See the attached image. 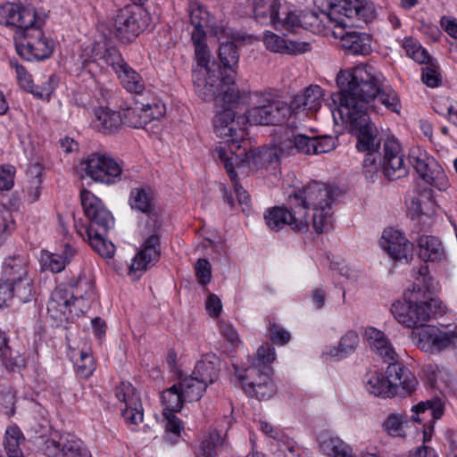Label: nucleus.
I'll return each instance as SVG.
<instances>
[{
	"instance_id": "49530a36",
	"label": "nucleus",
	"mask_w": 457,
	"mask_h": 457,
	"mask_svg": "<svg viewBox=\"0 0 457 457\" xmlns=\"http://www.w3.org/2000/svg\"><path fill=\"white\" fill-rule=\"evenodd\" d=\"M130 205L133 209L150 214L153 209L152 197L144 188H134L130 193Z\"/></svg>"
},
{
	"instance_id": "ddd939ff",
	"label": "nucleus",
	"mask_w": 457,
	"mask_h": 457,
	"mask_svg": "<svg viewBox=\"0 0 457 457\" xmlns=\"http://www.w3.org/2000/svg\"><path fill=\"white\" fill-rule=\"evenodd\" d=\"M80 199L84 212L89 220V225L85 232L90 235H106L114 225L112 213L103 205L100 199L87 190L81 191Z\"/></svg>"
},
{
	"instance_id": "cd10ccee",
	"label": "nucleus",
	"mask_w": 457,
	"mask_h": 457,
	"mask_svg": "<svg viewBox=\"0 0 457 457\" xmlns=\"http://www.w3.org/2000/svg\"><path fill=\"white\" fill-rule=\"evenodd\" d=\"M430 411L433 419L432 422L442 418L445 412V401L442 397L435 396L431 399L422 401L411 407L412 415L411 420L414 422H422L425 420V414Z\"/></svg>"
},
{
	"instance_id": "c85d7f7f",
	"label": "nucleus",
	"mask_w": 457,
	"mask_h": 457,
	"mask_svg": "<svg viewBox=\"0 0 457 457\" xmlns=\"http://www.w3.org/2000/svg\"><path fill=\"white\" fill-rule=\"evenodd\" d=\"M418 255L425 262H439L445 259L440 240L433 236H421L417 240Z\"/></svg>"
},
{
	"instance_id": "f03ea898",
	"label": "nucleus",
	"mask_w": 457,
	"mask_h": 457,
	"mask_svg": "<svg viewBox=\"0 0 457 457\" xmlns=\"http://www.w3.org/2000/svg\"><path fill=\"white\" fill-rule=\"evenodd\" d=\"M337 190L322 183L313 182L290 195L288 199L290 211L282 207H273L265 214L267 226L278 231L286 225L293 230L306 231L309 228L307 210L313 209L312 226L316 232L321 233L329 225L332 204L337 196Z\"/></svg>"
},
{
	"instance_id": "bf43d9fd",
	"label": "nucleus",
	"mask_w": 457,
	"mask_h": 457,
	"mask_svg": "<svg viewBox=\"0 0 457 457\" xmlns=\"http://www.w3.org/2000/svg\"><path fill=\"white\" fill-rule=\"evenodd\" d=\"M263 42L266 47L273 52L282 53L287 48L284 38L270 31H267L264 34Z\"/></svg>"
},
{
	"instance_id": "423d86ee",
	"label": "nucleus",
	"mask_w": 457,
	"mask_h": 457,
	"mask_svg": "<svg viewBox=\"0 0 457 457\" xmlns=\"http://www.w3.org/2000/svg\"><path fill=\"white\" fill-rule=\"evenodd\" d=\"M233 105H226L224 110L218 112L213 118V131L215 135L228 144L227 151L228 156H233L231 149L237 153H254L247 151V142L245 140L246 116H236ZM219 146L218 148H220ZM223 148V146H221Z\"/></svg>"
},
{
	"instance_id": "b1692460",
	"label": "nucleus",
	"mask_w": 457,
	"mask_h": 457,
	"mask_svg": "<svg viewBox=\"0 0 457 457\" xmlns=\"http://www.w3.org/2000/svg\"><path fill=\"white\" fill-rule=\"evenodd\" d=\"M270 367H263V371L253 372V377H258L253 381L248 383H246L247 380L240 382L244 391L249 396L255 397L258 400L270 398L275 393V386L270 378Z\"/></svg>"
},
{
	"instance_id": "9d476101",
	"label": "nucleus",
	"mask_w": 457,
	"mask_h": 457,
	"mask_svg": "<svg viewBox=\"0 0 457 457\" xmlns=\"http://www.w3.org/2000/svg\"><path fill=\"white\" fill-rule=\"evenodd\" d=\"M218 158L222 162L228 174L233 182V187L238 204L242 206V212H245L250 207V195L247 192L239 185L237 177V174L235 172V169L244 170L247 166L257 165V159L259 154L255 153H237L231 149V154L234 156H228L227 151L222 148L215 149Z\"/></svg>"
},
{
	"instance_id": "de8ad7c7",
	"label": "nucleus",
	"mask_w": 457,
	"mask_h": 457,
	"mask_svg": "<svg viewBox=\"0 0 457 457\" xmlns=\"http://www.w3.org/2000/svg\"><path fill=\"white\" fill-rule=\"evenodd\" d=\"M204 37H192L195 46V61L199 67L195 71L206 70L207 72H210L211 69L209 67V62L211 60V53L204 43Z\"/></svg>"
},
{
	"instance_id": "9b49d317",
	"label": "nucleus",
	"mask_w": 457,
	"mask_h": 457,
	"mask_svg": "<svg viewBox=\"0 0 457 457\" xmlns=\"http://www.w3.org/2000/svg\"><path fill=\"white\" fill-rule=\"evenodd\" d=\"M80 165L86 175L96 182L111 185L121 179L120 165L107 154L92 153Z\"/></svg>"
},
{
	"instance_id": "7ed1b4c3",
	"label": "nucleus",
	"mask_w": 457,
	"mask_h": 457,
	"mask_svg": "<svg viewBox=\"0 0 457 457\" xmlns=\"http://www.w3.org/2000/svg\"><path fill=\"white\" fill-rule=\"evenodd\" d=\"M417 280L426 287L424 293L419 285L414 286L409 295H404L403 301H395L391 307V312L396 320L407 328H417L413 332L419 331L433 315L444 312L442 303L431 295L437 287L430 276L428 267L421 265L418 270Z\"/></svg>"
},
{
	"instance_id": "ea45409f",
	"label": "nucleus",
	"mask_w": 457,
	"mask_h": 457,
	"mask_svg": "<svg viewBox=\"0 0 457 457\" xmlns=\"http://www.w3.org/2000/svg\"><path fill=\"white\" fill-rule=\"evenodd\" d=\"M117 75L123 87L129 92L135 94H140L143 92L145 86L141 76L128 64Z\"/></svg>"
},
{
	"instance_id": "338daca9",
	"label": "nucleus",
	"mask_w": 457,
	"mask_h": 457,
	"mask_svg": "<svg viewBox=\"0 0 457 457\" xmlns=\"http://www.w3.org/2000/svg\"><path fill=\"white\" fill-rule=\"evenodd\" d=\"M13 174L12 168L0 167V190H9L12 187Z\"/></svg>"
},
{
	"instance_id": "a19ab883",
	"label": "nucleus",
	"mask_w": 457,
	"mask_h": 457,
	"mask_svg": "<svg viewBox=\"0 0 457 457\" xmlns=\"http://www.w3.org/2000/svg\"><path fill=\"white\" fill-rule=\"evenodd\" d=\"M6 284L12 290V297L15 296L23 303H27L30 300L34 289L32 280L28 278L27 275L21 278H12V282Z\"/></svg>"
},
{
	"instance_id": "c03bdc74",
	"label": "nucleus",
	"mask_w": 457,
	"mask_h": 457,
	"mask_svg": "<svg viewBox=\"0 0 457 457\" xmlns=\"http://www.w3.org/2000/svg\"><path fill=\"white\" fill-rule=\"evenodd\" d=\"M71 295L65 289L55 288L47 305L48 312L56 311L65 315L71 306Z\"/></svg>"
},
{
	"instance_id": "39448f33",
	"label": "nucleus",
	"mask_w": 457,
	"mask_h": 457,
	"mask_svg": "<svg viewBox=\"0 0 457 457\" xmlns=\"http://www.w3.org/2000/svg\"><path fill=\"white\" fill-rule=\"evenodd\" d=\"M193 79L195 91L204 102H214L221 107L237 106L244 104L249 97L248 92L237 88L235 78L230 74L220 79L206 70L194 71Z\"/></svg>"
},
{
	"instance_id": "7c9ffc66",
	"label": "nucleus",
	"mask_w": 457,
	"mask_h": 457,
	"mask_svg": "<svg viewBox=\"0 0 457 457\" xmlns=\"http://www.w3.org/2000/svg\"><path fill=\"white\" fill-rule=\"evenodd\" d=\"M220 360L212 355L197 361L192 375L206 387L218 379Z\"/></svg>"
},
{
	"instance_id": "a878e982",
	"label": "nucleus",
	"mask_w": 457,
	"mask_h": 457,
	"mask_svg": "<svg viewBox=\"0 0 457 457\" xmlns=\"http://www.w3.org/2000/svg\"><path fill=\"white\" fill-rule=\"evenodd\" d=\"M275 350L270 345H262L258 348L256 358L252 367L240 370L237 365H233L235 375L240 382H244L253 378V372L263 371V367H270L269 364L275 360Z\"/></svg>"
},
{
	"instance_id": "4c0bfd02",
	"label": "nucleus",
	"mask_w": 457,
	"mask_h": 457,
	"mask_svg": "<svg viewBox=\"0 0 457 457\" xmlns=\"http://www.w3.org/2000/svg\"><path fill=\"white\" fill-rule=\"evenodd\" d=\"M190 23L194 26L192 37H205L204 28L208 23V12L198 3H191L189 5Z\"/></svg>"
},
{
	"instance_id": "4be33fe9",
	"label": "nucleus",
	"mask_w": 457,
	"mask_h": 457,
	"mask_svg": "<svg viewBox=\"0 0 457 457\" xmlns=\"http://www.w3.org/2000/svg\"><path fill=\"white\" fill-rule=\"evenodd\" d=\"M36 10L32 6L12 3L0 4V24L15 27L16 30L36 24Z\"/></svg>"
},
{
	"instance_id": "58836bf2",
	"label": "nucleus",
	"mask_w": 457,
	"mask_h": 457,
	"mask_svg": "<svg viewBox=\"0 0 457 457\" xmlns=\"http://www.w3.org/2000/svg\"><path fill=\"white\" fill-rule=\"evenodd\" d=\"M320 447L323 453L330 457H342L352 452V448L337 436L324 437L320 442Z\"/></svg>"
},
{
	"instance_id": "f3484780",
	"label": "nucleus",
	"mask_w": 457,
	"mask_h": 457,
	"mask_svg": "<svg viewBox=\"0 0 457 457\" xmlns=\"http://www.w3.org/2000/svg\"><path fill=\"white\" fill-rule=\"evenodd\" d=\"M122 125L126 124L135 129H146L151 122L158 120L165 113V106L160 101H154L152 104L141 103L136 104L135 107H127L122 110Z\"/></svg>"
},
{
	"instance_id": "13d9d810",
	"label": "nucleus",
	"mask_w": 457,
	"mask_h": 457,
	"mask_svg": "<svg viewBox=\"0 0 457 457\" xmlns=\"http://www.w3.org/2000/svg\"><path fill=\"white\" fill-rule=\"evenodd\" d=\"M403 422H405V420L402 416L397 414H391L387 417L383 426L391 436H403Z\"/></svg>"
},
{
	"instance_id": "69168bd1",
	"label": "nucleus",
	"mask_w": 457,
	"mask_h": 457,
	"mask_svg": "<svg viewBox=\"0 0 457 457\" xmlns=\"http://www.w3.org/2000/svg\"><path fill=\"white\" fill-rule=\"evenodd\" d=\"M205 308L211 316L218 317L222 309L220 299L216 295L210 294L205 303Z\"/></svg>"
},
{
	"instance_id": "dca6fc26",
	"label": "nucleus",
	"mask_w": 457,
	"mask_h": 457,
	"mask_svg": "<svg viewBox=\"0 0 457 457\" xmlns=\"http://www.w3.org/2000/svg\"><path fill=\"white\" fill-rule=\"evenodd\" d=\"M412 341L425 352H440L450 345L457 348V333L428 326L413 332Z\"/></svg>"
},
{
	"instance_id": "2f4dec72",
	"label": "nucleus",
	"mask_w": 457,
	"mask_h": 457,
	"mask_svg": "<svg viewBox=\"0 0 457 457\" xmlns=\"http://www.w3.org/2000/svg\"><path fill=\"white\" fill-rule=\"evenodd\" d=\"M96 127L104 134L118 131L122 126V117L120 112L112 111L107 107L96 110Z\"/></svg>"
},
{
	"instance_id": "a18cd8bd",
	"label": "nucleus",
	"mask_w": 457,
	"mask_h": 457,
	"mask_svg": "<svg viewBox=\"0 0 457 457\" xmlns=\"http://www.w3.org/2000/svg\"><path fill=\"white\" fill-rule=\"evenodd\" d=\"M280 15L281 12H279L278 18L275 21V29L293 32L301 28L302 13L297 15L295 12L287 10L282 12L283 17Z\"/></svg>"
},
{
	"instance_id": "c756f323",
	"label": "nucleus",
	"mask_w": 457,
	"mask_h": 457,
	"mask_svg": "<svg viewBox=\"0 0 457 457\" xmlns=\"http://www.w3.org/2000/svg\"><path fill=\"white\" fill-rule=\"evenodd\" d=\"M409 214L412 219L420 216L429 217L435 212L436 203L431 190H423L411 198L407 204Z\"/></svg>"
},
{
	"instance_id": "6e6552de",
	"label": "nucleus",
	"mask_w": 457,
	"mask_h": 457,
	"mask_svg": "<svg viewBox=\"0 0 457 457\" xmlns=\"http://www.w3.org/2000/svg\"><path fill=\"white\" fill-rule=\"evenodd\" d=\"M144 3L134 2L120 9L113 18L112 29L121 41L136 38L148 25V13L142 7Z\"/></svg>"
},
{
	"instance_id": "0e129e2a",
	"label": "nucleus",
	"mask_w": 457,
	"mask_h": 457,
	"mask_svg": "<svg viewBox=\"0 0 457 457\" xmlns=\"http://www.w3.org/2000/svg\"><path fill=\"white\" fill-rule=\"evenodd\" d=\"M339 16L340 15H336L333 19V24L328 26L330 30L328 36H332L335 38H340L341 42L343 43V38L348 36L350 32L345 31V23L342 19L339 18Z\"/></svg>"
},
{
	"instance_id": "72a5a7b5",
	"label": "nucleus",
	"mask_w": 457,
	"mask_h": 457,
	"mask_svg": "<svg viewBox=\"0 0 457 457\" xmlns=\"http://www.w3.org/2000/svg\"><path fill=\"white\" fill-rule=\"evenodd\" d=\"M178 386L187 402L199 401L207 388L192 374L180 378Z\"/></svg>"
},
{
	"instance_id": "473e14b6",
	"label": "nucleus",
	"mask_w": 457,
	"mask_h": 457,
	"mask_svg": "<svg viewBox=\"0 0 457 457\" xmlns=\"http://www.w3.org/2000/svg\"><path fill=\"white\" fill-rule=\"evenodd\" d=\"M371 38L368 34L350 32L343 38V47L351 54L366 55L371 50Z\"/></svg>"
},
{
	"instance_id": "e2e57ef3",
	"label": "nucleus",
	"mask_w": 457,
	"mask_h": 457,
	"mask_svg": "<svg viewBox=\"0 0 457 457\" xmlns=\"http://www.w3.org/2000/svg\"><path fill=\"white\" fill-rule=\"evenodd\" d=\"M80 361L82 362L81 364H77L78 373H79L84 378L89 377L95 370V364L92 358L88 355L87 353L81 352Z\"/></svg>"
},
{
	"instance_id": "1a4fd4ad",
	"label": "nucleus",
	"mask_w": 457,
	"mask_h": 457,
	"mask_svg": "<svg viewBox=\"0 0 457 457\" xmlns=\"http://www.w3.org/2000/svg\"><path fill=\"white\" fill-rule=\"evenodd\" d=\"M380 143L374 149L379 154L378 161L379 165L374 171H370L363 161V169L366 176L372 178L379 169H382L384 176L388 180H396L408 175L409 170L403 160V149L395 139H388L383 145V154L379 151Z\"/></svg>"
},
{
	"instance_id": "37998d69",
	"label": "nucleus",
	"mask_w": 457,
	"mask_h": 457,
	"mask_svg": "<svg viewBox=\"0 0 457 457\" xmlns=\"http://www.w3.org/2000/svg\"><path fill=\"white\" fill-rule=\"evenodd\" d=\"M24 437L17 427H10L5 432L4 448L8 457H23L20 448Z\"/></svg>"
},
{
	"instance_id": "8fccbe9b",
	"label": "nucleus",
	"mask_w": 457,
	"mask_h": 457,
	"mask_svg": "<svg viewBox=\"0 0 457 457\" xmlns=\"http://www.w3.org/2000/svg\"><path fill=\"white\" fill-rule=\"evenodd\" d=\"M219 58L226 68L237 65L239 54L236 45L233 42L221 43L219 48Z\"/></svg>"
},
{
	"instance_id": "79ce46f5",
	"label": "nucleus",
	"mask_w": 457,
	"mask_h": 457,
	"mask_svg": "<svg viewBox=\"0 0 457 457\" xmlns=\"http://www.w3.org/2000/svg\"><path fill=\"white\" fill-rule=\"evenodd\" d=\"M359 344V337L353 330L347 331L340 339L338 347L330 350L329 355L341 358L355 351Z\"/></svg>"
},
{
	"instance_id": "f8f14e48",
	"label": "nucleus",
	"mask_w": 457,
	"mask_h": 457,
	"mask_svg": "<svg viewBox=\"0 0 457 457\" xmlns=\"http://www.w3.org/2000/svg\"><path fill=\"white\" fill-rule=\"evenodd\" d=\"M260 98H264L262 95ZM292 111L281 100L260 99L258 104L245 112L246 120L255 125L278 126L286 122Z\"/></svg>"
},
{
	"instance_id": "2eb2a0df",
	"label": "nucleus",
	"mask_w": 457,
	"mask_h": 457,
	"mask_svg": "<svg viewBox=\"0 0 457 457\" xmlns=\"http://www.w3.org/2000/svg\"><path fill=\"white\" fill-rule=\"evenodd\" d=\"M187 402L182 395L178 384L164 390L162 395V403L164 405L163 416L165 420V429L169 434L166 440L170 443H175L180 436L182 429L181 420L175 415L183 407V403Z\"/></svg>"
},
{
	"instance_id": "bb28decb",
	"label": "nucleus",
	"mask_w": 457,
	"mask_h": 457,
	"mask_svg": "<svg viewBox=\"0 0 457 457\" xmlns=\"http://www.w3.org/2000/svg\"><path fill=\"white\" fill-rule=\"evenodd\" d=\"M323 92L320 86L311 85L309 86L303 94L296 95L291 104L292 112H297L301 110H308L311 112L318 111L322 103Z\"/></svg>"
},
{
	"instance_id": "393cba45",
	"label": "nucleus",
	"mask_w": 457,
	"mask_h": 457,
	"mask_svg": "<svg viewBox=\"0 0 457 457\" xmlns=\"http://www.w3.org/2000/svg\"><path fill=\"white\" fill-rule=\"evenodd\" d=\"M253 16L256 21L264 25L275 26L278 18L281 4L278 0L267 2L265 0H247Z\"/></svg>"
},
{
	"instance_id": "aec40b11",
	"label": "nucleus",
	"mask_w": 457,
	"mask_h": 457,
	"mask_svg": "<svg viewBox=\"0 0 457 457\" xmlns=\"http://www.w3.org/2000/svg\"><path fill=\"white\" fill-rule=\"evenodd\" d=\"M116 398L125 403L121 415L130 424H138L143 421V409L137 389L128 381H121L115 389Z\"/></svg>"
},
{
	"instance_id": "0eeeda50",
	"label": "nucleus",
	"mask_w": 457,
	"mask_h": 457,
	"mask_svg": "<svg viewBox=\"0 0 457 457\" xmlns=\"http://www.w3.org/2000/svg\"><path fill=\"white\" fill-rule=\"evenodd\" d=\"M43 21L36 17V24L15 31L14 42L17 53L27 61L48 58L54 50L53 42L41 30Z\"/></svg>"
},
{
	"instance_id": "6ab92c4d",
	"label": "nucleus",
	"mask_w": 457,
	"mask_h": 457,
	"mask_svg": "<svg viewBox=\"0 0 457 457\" xmlns=\"http://www.w3.org/2000/svg\"><path fill=\"white\" fill-rule=\"evenodd\" d=\"M44 452L49 457H91L83 442L71 435H62L58 440H46Z\"/></svg>"
},
{
	"instance_id": "4468645a",
	"label": "nucleus",
	"mask_w": 457,
	"mask_h": 457,
	"mask_svg": "<svg viewBox=\"0 0 457 457\" xmlns=\"http://www.w3.org/2000/svg\"><path fill=\"white\" fill-rule=\"evenodd\" d=\"M281 154H290L294 151L303 154H320L332 151L336 147V138L331 136L308 137L297 134L282 141L278 145Z\"/></svg>"
},
{
	"instance_id": "412c9836",
	"label": "nucleus",
	"mask_w": 457,
	"mask_h": 457,
	"mask_svg": "<svg viewBox=\"0 0 457 457\" xmlns=\"http://www.w3.org/2000/svg\"><path fill=\"white\" fill-rule=\"evenodd\" d=\"M380 245L394 261L408 263L412 259V244L392 228L383 231Z\"/></svg>"
},
{
	"instance_id": "20e7f679",
	"label": "nucleus",
	"mask_w": 457,
	"mask_h": 457,
	"mask_svg": "<svg viewBox=\"0 0 457 457\" xmlns=\"http://www.w3.org/2000/svg\"><path fill=\"white\" fill-rule=\"evenodd\" d=\"M371 350L385 362H389L386 370V379L392 396L395 395H410L418 384L413 374L401 363L396 361V353L385 334L372 327L364 332Z\"/></svg>"
},
{
	"instance_id": "864d4df0",
	"label": "nucleus",
	"mask_w": 457,
	"mask_h": 457,
	"mask_svg": "<svg viewBox=\"0 0 457 457\" xmlns=\"http://www.w3.org/2000/svg\"><path fill=\"white\" fill-rule=\"evenodd\" d=\"M103 61L104 63L114 71L116 74L127 65L124 62L121 54L115 47L107 48L103 55Z\"/></svg>"
},
{
	"instance_id": "603ef678",
	"label": "nucleus",
	"mask_w": 457,
	"mask_h": 457,
	"mask_svg": "<svg viewBox=\"0 0 457 457\" xmlns=\"http://www.w3.org/2000/svg\"><path fill=\"white\" fill-rule=\"evenodd\" d=\"M0 359L3 365L10 372L19 370L25 366L24 358L17 351L12 350L9 346H7L6 351H4L0 354Z\"/></svg>"
},
{
	"instance_id": "09e8293b",
	"label": "nucleus",
	"mask_w": 457,
	"mask_h": 457,
	"mask_svg": "<svg viewBox=\"0 0 457 457\" xmlns=\"http://www.w3.org/2000/svg\"><path fill=\"white\" fill-rule=\"evenodd\" d=\"M4 273L6 278L4 283H10L13 278H21L25 277L27 275V269L20 258L9 257L4 261Z\"/></svg>"
},
{
	"instance_id": "e433bc0d",
	"label": "nucleus",
	"mask_w": 457,
	"mask_h": 457,
	"mask_svg": "<svg viewBox=\"0 0 457 457\" xmlns=\"http://www.w3.org/2000/svg\"><path fill=\"white\" fill-rule=\"evenodd\" d=\"M365 385L367 390L377 396L391 397L392 391L383 374L378 371H371L366 375Z\"/></svg>"
},
{
	"instance_id": "6e6d98bb",
	"label": "nucleus",
	"mask_w": 457,
	"mask_h": 457,
	"mask_svg": "<svg viewBox=\"0 0 457 457\" xmlns=\"http://www.w3.org/2000/svg\"><path fill=\"white\" fill-rule=\"evenodd\" d=\"M14 228L15 222L11 211L5 208L0 210V245Z\"/></svg>"
},
{
	"instance_id": "a211bd4d",
	"label": "nucleus",
	"mask_w": 457,
	"mask_h": 457,
	"mask_svg": "<svg viewBox=\"0 0 457 457\" xmlns=\"http://www.w3.org/2000/svg\"><path fill=\"white\" fill-rule=\"evenodd\" d=\"M409 162L416 172L426 183L439 190L445 186V177L441 167L432 157L420 149H411L409 154Z\"/></svg>"
},
{
	"instance_id": "5701e85b",
	"label": "nucleus",
	"mask_w": 457,
	"mask_h": 457,
	"mask_svg": "<svg viewBox=\"0 0 457 457\" xmlns=\"http://www.w3.org/2000/svg\"><path fill=\"white\" fill-rule=\"evenodd\" d=\"M161 256L160 238L154 233L143 243L142 249L133 258L129 268L130 273L145 271L150 266L158 262Z\"/></svg>"
},
{
	"instance_id": "680f3d73",
	"label": "nucleus",
	"mask_w": 457,
	"mask_h": 457,
	"mask_svg": "<svg viewBox=\"0 0 457 457\" xmlns=\"http://www.w3.org/2000/svg\"><path fill=\"white\" fill-rule=\"evenodd\" d=\"M422 81L430 87H436L441 81L439 72L435 69L433 64L427 66L422 71Z\"/></svg>"
},
{
	"instance_id": "774afa93",
	"label": "nucleus",
	"mask_w": 457,
	"mask_h": 457,
	"mask_svg": "<svg viewBox=\"0 0 457 457\" xmlns=\"http://www.w3.org/2000/svg\"><path fill=\"white\" fill-rule=\"evenodd\" d=\"M41 180L27 181L26 191L30 203L38 200L41 193Z\"/></svg>"
},
{
	"instance_id": "f257e3e1",
	"label": "nucleus",
	"mask_w": 457,
	"mask_h": 457,
	"mask_svg": "<svg viewBox=\"0 0 457 457\" xmlns=\"http://www.w3.org/2000/svg\"><path fill=\"white\" fill-rule=\"evenodd\" d=\"M382 79L379 72L368 65L357 66L352 71H341L337 76L339 91L332 95V101L337 105L343 122L357 137L358 150L366 152L365 164L370 171H374L379 165V154L374 152L379 138L378 129L368 114L370 103L378 97L391 112L399 113L401 110L397 94L392 88H382Z\"/></svg>"
},
{
	"instance_id": "3c124183",
	"label": "nucleus",
	"mask_w": 457,
	"mask_h": 457,
	"mask_svg": "<svg viewBox=\"0 0 457 457\" xmlns=\"http://www.w3.org/2000/svg\"><path fill=\"white\" fill-rule=\"evenodd\" d=\"M90 245L102 256L111 258L115 252V246L111 242H106L105 235H90L86 233Z\"/></svg>"
},
{
	"instance_id": "f704fd0d",
	"label": "nucleus",
	"mask_w": 457,
	"mask_h": 457,
	"mask_svg": "<svg viewBox=\"0 0 457 457\" xmlns=\"http://www.w3.org/2000/svg\"><path fill=\"white\" fill-rule=\"evenodd\" d=\"M17 79L19 81L20 86L26 91L32 93L36 96H38L40 97H43L45 95L48 96L54 89V86L51 84L54 82V77H49V87L46 88H43L41 90H38V87H35L33 84V81L30 78V75L27 72V71L18 63L14 64Z\"/></svg>"
},
{
	"instance_id": "052dcab7",
	"label": "nucleus",
	"mask_w": 457,
	"mask_h": 457,
	"mask_svg": "<svg viewBox=\"0 0 457 457\" xmlns=\"http://www.w3.org/2000/svg\"><path fill=\"white\" fill-rule=\"evenodd\" d=\"M269 334L270 340L275 344L285 345L290 340V333L282 327L270 322Z\"/></svg>"
},
{
	"instance_id": "c9c22d12",
	"label": "nucleus",
	"mask_w": 457,
	"mask_h": 457,
	"mask_svg": "<svg viewBox=\"0 0 457 457\" xmlns=\"http://www.w3.org/2000/svg\"><path fill=\"white\" fill-rule=\"evenodd\" d=\"M83 286L86 288L84 294L81 292L82 285L80 284V286L77 287L75 291L71 295V306L69 309V312L73 313L75 316L84 313L90 308L88 298L92 293L91 291L89 292L91 287L87 281L83 283Z\"/></svg>"
},
{
	"instance_id": "5fc2aeb1",
	"label": "nucleus",
	"mask_w": 457,
	"mask_h": 457,
	"mask_svg": "<svg viewBox=\"0 0 457 457\" xmlns=\"http://www.w3.org/2000/svg\"><path fill=\"white\" fill-rule=\"evenodd\" d=\"M40 262L45 269L54 273L62 271L66 265L61 255L48 252L41 254Z\"/></svg>"
},
{
	"instance_id": "4d7b16f0",
	"label": "nucleus",
	"mask_w": 457,
	"mask_h": 457,
	"mask_svg": "<svg viewBox=\"0 0 457 457\" xmlns=\"http://www.w3.org/2000/svg\"><path fill=\"white\" fill-rule=\"evenodd\" d=\"M195 275L198 278V282L203 285L206 286L208 283L211 282L212 279V267L207 259H198L195 265Z\"/></svg>"
}]
</instances>
